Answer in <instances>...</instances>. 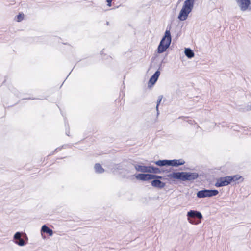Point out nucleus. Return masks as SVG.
I'll use <instances>...</instances> for the list:
<instances>
[{
    "label": "nucleus",
    "mask_w": 251,
    "mask_h": 251,
    "mask_svg": "<svg viewBox=\"0 0 251 251\" xmlns=\"http://www.w3.org/2000/svg\"><path fill=\"white\" fill-rule=\"evenodd\" d=\"M160 170H161V173H164V172H165V170H164V169H160Z\"/></svg>",
    "instance_id": "obj_27"
},
{
    "label": "nucleus",
    "mask_w": 251,
    "mask_h": 251,
    "mask_svg": "<svg viewBox=\"0 0 251 251\" xmlns=\"http://www.w3.org/2000/svg\"><path fill=\"white\" fill-rule=\"evenodd\" d=\"M236 1L242 11L251 10V0H236Z\"/></svg>",
    "instance_id": "obj_7"
},
{
    "label": "nucleus",
    "mask_w": 251,
    "mask_h": 251,
    "mask_svg": "<svg viewBox=\"0 0 251 251\" xmlns=\"http://www.w3.org/2000/svg\"><path fill=\"white\" fill-rule=\"evenodd\" d=\"M201 174L196 172H173L166 176L170 179L179 180L182 181H193L197 179Z\"/></svg>",
    "instance_id": "obj_1"
},
{
    "label": "nucleus",
    "mask_w": 251,
    "mask_h": 251,
    "mask_svg": "<svg viewBox=\"0 0 251 251\" xmlns=\"http://www.w3.org/2000/svg\"><path fill=\"white\" fill-rule=\"evenodd\" d=\"M129 168H131L132 166H133L137 171L141 172L142 173H149L153 174H160L161 173V170L158 167H154L153 166H144L138 165L136 164H132L130 162H127V165Z\"/></svg>",
    "instance_id": "obj_3"
},
{
    "label": "nucleus",
    "mask_w": 251,
    "mask_h": 251,
    "mask_svg": "<svg viewBox=\"0 0 251 251\" xmlns=\"http://www.w3.org/2000/svg\"><path fill=\"white\" fill-rule=\"evenodd\" d=\"M95 172L97 173H102L104 172V169L100 163H96L95 165Z\"/></svg>",
    "instance_id": "obj_19"
},
{
    "label": "nucleus",
    "mask_w": 251,
    "mask_h": 251,
    "mask_svg": "<svg viewBox=\"0 0 251 251\" xmlns=\"http://www.w3.org/2000/svg\"><path fill=\"white\" fill-rule=\"evenodd\" d=\"M180 120H181V123L184 125L187 126L188 125H194L195 122L192 119H189L187 117H180L179 118Z\"/></svg>",
    "instance_id": "obj_13"
},
{
    "label": "nucleus",
    "mask_w": 251,
    "mask_h": 251,
    "mask_svg": "<svg viewBox=\"0 0 251 251\" xmlns=\"http://www.w3.org/2000/svg\"><path fill=\"white\" fill-rule=\"evenodd\" d=\"M187 219L190 223H195L190 219L194 218L197 219L199 220H201L202 218V215L201 213L198 211L191 210L188 211L187 213Z\"/></svg>",
    "instance_id": "obj_8"
},
{
    "label": "nucleus",
    "mask_w": 251,
    "mask_h": 251,
    "mask_svg": "<svg viewBox=\"0 0 251 251\" xmlns=\"http://www.w3.org/2000/svg\"><path fill=\"white\" fill-rule=\"evenodd\" d=\"M24 14H19L17 16V21L18 22H20L21 21H22L24 19Z\"/></svg>",
    "instance_id": "obj_21"
},
{
    "label": "nucleus",
    "mask_w": 251,
    "mask_h": 251,
    "mask_svg": "<svg viewBox=\"0 0 251 251\" xmlns=\"http://www.w3.org/2000/svg\"><path fill=\"white\" fill-rule=\"evenodd\" d=\"M168 166L177 167L180 165H183L185 163V161L182 159L168 160Z\"/></svg>",
    "instance_id": "obj_12"
},
{
    "label": "nucleus",
    "mask_w": 251,
    "mask_h": 251,
    "mask_svg": "<svg viewBox=\"0 0 251 251\" xmlns=\"http://www.w3.org/2000/svg\"><path fill=\"white\" fill-rule=\"evenodd\" d=\"M194 3L195 0H186L184 1L182 9L178 16V18L180 21H184L187 19L189 14L193 9Z\"/></svg>",
    "instance_id": "obj_2"
},
{
    "label": "nucleus",
    "mask_w": 251,
    "mask_h": 251,
    "mask_svg": "<svg viewBox=\"0 0 251 251\" xmlns=\"http://www.w3.org/2000/svg\"><path fill=\"white\" fill-rule=\"evenodd\" d=\"M66 135H67L68 136H70V132H69V130H66Z\"/></svg>",
    "instance_id": "obj_26"
},
{
    "label": "nucleus",
    "mask_w": 251,
    "mask_h": 251,
    "mask_svg": "<svg viewBox=\"0 0 251 251\" xmlns=\"http://www.w3.org/2000/svg\"><path fill=\"white\" fill-rule=\"evenodd\" d=\"M184 52L185 55L189 58H192L194 56V52L189 48H186Z\"/></svg>",
    "instance_id": "obj_18"
},
{
    "label": "nucleus",
    "mask_w": 251,
    "mask_h": 251,
    "mask_svg": "<svg viewBox=\"0 0 251 251\" xmlns=\"http://www.w3.org/2000/svg\"><path fill=\"white\" fill-rule=\"evenodd\" d=\"M41 234H42V233H46L50 236H52V235L53 234V230L51 229L50 228L46 225H44L42 226L41 229Z\"/></svg>",
    "instance_id": "obj_15"
},
{
    "label": "nucleus",
    "mask_w": 251,
    "mask_h": 251,
    "mask_svg": "<svg viewBox=\"0 0 251 251\" xmlns=\"http://www.w3.org/2000/svg\"><path fill=\"white\" fill-rule=\"evenodd\" d=\"M190 219L191 221H192L193 222L195 223H191L192 224L197 225L201 222V220H199L197 219L192 218V219Z\"/></svg>",
    "instance_id": "obj_22"
},
{
    "label": "nucleus",
    "mask_w": 251,
    "mask_h": 251,
    "mask_svg": "<svg viewBox=\"0 0 251 251\" xmlns=\"http://www.w3.org/2000/svg\"><path fill=\"white\" fill-rule=\"evenodd\" d=\"M154 176H155V177L154 178H152V180H151V185L152 186L155 188H157L158 189H161L163 188L165 186V183L162 182L161 181L162 179L165 180L166 178H165L164 177L158 176L155 174H154Z\"/></svg>",
    "instance_id": "obj_6"
},
{
    "label": "nucleus",
    "mask_w": 251,
    "mask_h": 251,
    "mask_svg": "<svg viewBox=\"0 0 251 251\" xmlns=\"http://www.w3.org/2000/svg\"><path fill=\"white\" fill-rule=\"evenodd\" d=\"M162 98H163V96L162 95H160L158 97L157 101V105H156V110L157 111H158V106H159V104L160 103Z\"/></svg>",
    "instance_id": "obj_20"
},
{
    "label": "nucleus",
    "mask_w": 251,
    "mask_h": 251,
    "mask_svg": "<svg viewBox=\"0 0 251 251\" xmlns=\"http://www.w3.org/2000/svg\"><path fill=\"white\" fill-rule=\"evenodd\" d=\"M229 179L228 176L221 177L217 179L215 186L216 187H221L230 184L231 183Z\"/></svg>",
    "instance_id": "obj_10"
},
{
    "label": "nucleus",
    "mask_w": 251,
    "mask_h": 251,
    "mask_svg": "<svg viewBox=\"0 0 251 251\" xmlns=\"http://www.w3.org/2000/svg\"><path fill=\"white\" fill-rule=\"evenodd\" d=\"M154 164L158 166H168V160H159L154 162Z\"/></svg>",
    "instance_id": "obj_16"
},
{
    "label": "nucleus",
    "mask_w": 251,
    "mask_h": 251,
    "mask_svg": "<svg viewBox=\"0 0 251 251\" xmlns=\"http://www.w3.org/2000/svg\"><path fill=\"white\" fill-rule=\"evenodd\" d=\"M160 74V72L159 70H157L156 72L152 75V76L151 77L149 80V83L153 85L157 80L159 75Z\"/></svg>",
    "instance_id": "obj_14"
},
{
    "label": "nucleus",
    "mask_w": 251,
    "mask_h": 251,
    "mask_svg": "<svg viewBox=\"0 0 251 251\" xmlns=\"http://www.w3.org/2000/svg\"><path fill=\"white\" fill-rule=\"evenodd\" d=\"M134 176L137 179L143 181L151 180L156 177L154 174L145 173L137 174Z\"/></svg>",
    "instance_id": "obj_9"
},
{
    "label": "nucleus",
    "mask_w": 251,
    "mask_h": 251,
    "mask_svg": "<svg viewBox=\"0 0 251 251\" xmlns=\"http://www.w3.org/2000/svg\"><path fill=\"white\" fill-rule=\"evenodd\" d=\"M173 170V169L172 168H170L169 169H166L165 172H170L172 171V170Z\"/></svg>",
    "instance_id": "obj_25"
},
{
    "label": "nucleus",
    "mask_w": 251,
    "mask_h": 251,
    "mask_svg": "<svg viewBox=\"0 0 251 251\" xmlns=\"http://www.w3.org/2000/svg\"><path fill=\"white\" fill-rule=\"evenodd\" d=\"M171 36L170 30H166L164 36L161 39L157 48V52L162 53L169 47L171 42Z\"/></svg>",
    "instance_id": "obj_4"
},
{
    "label": "nucleus",
    "mask_w": 251,
    "mask_h": 251,
    "mask_svg": "<svg viewBox=\"0 0 251 251\" xmlns=\"http://www.w3.org/2000/svg\"><path fill=\"white\" fill-rule=\"evenodd\" d=\"M219 194V191L216 189H203L199 191L197 193V197L198 198H204L206 197H212Z\"/></svg>",
    "instance_id": "obj_5"
},
{
    "label": "nucleus",
    "mask_w": 251,
    "mask_h": 251,
    "mask_svg": "<svg viewBox=\"0 0 251 251\" xmlns=\"http://www.w3.org/2000/svg\"><path fill=\"white\" fill-rule=\"evenodd\" d=\"M21 234L22 233L20 232H17L15 233V234L14 235L13 239L14 240V242L15 244H17L18 245L20 246H25L27 243V241L26 242H25L23 239L21 238ZM26 238V240H27V238L26 235H25Z\"/></svg>",
    "instance_id": "obj_11"
},
{
    "label": "nucleus",
    "mask_w": 251,
    "mask_h": 251,
    "mask_svg": "<svg viewBox=\"0 0 251 251\" xmlns=\"http://www.w3.org/2000/svg\"><path fill=\"white\" fill-rule=\"evenodd\" d=\"M107 2L108 3V5L109 6H111V3L112 2V0H106Z\"/></svg>",
    "instance_id": "obj_24"
},
{
    "label": "nucleus",
    "mask_w": 251,
    "mask_h": 251,
    "mask_svg": "<svg viewBox=\"0 0 251 251\" xmlns=\"http://www.w3.org/2000/svg\"><path fill=\"white\" fill-rule=\"evenodd\" d=\"M228 177L229 178V180H230V183H231V182H235L236 183L237 181L239 180L241 178L242 179V181L243 180V178H242V177L239 175L228 176Z\"/></svg>",
    "instance_id": "obj_17"
},
{
    "label": "nucleus",
    "mask_w": 251,
    "mask_h": 251,
    "mask_svg": "<svg viewBox=\"0 0 251 251\" xmlns=\"http://www.w3.org/2000/svg\"><path fill=\"white\" fill-rule=\"evenodd\" d=\"M236 127H238V128H239V129H234V130L237 131H239V132H242L243 130H245L244 128L246 127V126H236Z\"/></svg>",
    "instance_id": "obj_23"
}]
</instances>
